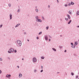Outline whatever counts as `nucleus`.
I'll return each instance as SVG.
<instances>
[{
  "mask_svg": "<svg viewBox=\"0 0 79 79\" xmlns=\"http://www.w3.org/2000/svg\"><path fill=\"white\" fill-rule=\"evenodd\" d=\"M16 45L18 47H21L22 43L21 41L19 40H18L17 41Z\"/></svg>",
  "mask_w": 79,
  "mask_h": 79,
  "instance_id": "obj_1",
  "label": "nucleus"
},
{
  "mask_svg": "<svg viewBox=\"0 0 79 79\" xmlns=\"http://www.w3.org/2000/svg\"><path fill=\"white\" fill-rule=\"evenodd\" d=\"M8 52L9 53H13L14 52V49L12 48H10L9 51H8Z\"/></svg>",
  "mask_w": 79,
  "mask_h": 79,
  "instance_id": "obj_2",
  "label": "nucleus"
},
{
  "mask_svg": "<svg viewBox=\"0 0 79 79\" xmlns=\"http://www.w3.org/2000/svg\"><path fill=\"white\" fill-rule=\"evenodd\" d=\"M32 62H34V63H35L37 61V59L35 57H33L32 59Z\"/></svg>",
  "mask_w": 79,
  "mask_h": 79,
  "instance_id": "obj_3",
  "label": "nucleus"
},
{
  "mask_svg": "<svg viewBox=\"0 0 79 79\" xmlns=\"http://www.w3.org/2000/svg\"><path fill=\"white\" fill-rule=\"evenodd\" d=\"M44 39L45 40H48V36L47 35H45Z\"/></svg>",
  "mask_w": 79,
  "mask_h": 79,
  "instance_id": "obj_4",
  "label": "nucleus"
},
{
  "mask_svg": "<svg viewBox=\"0 0 79 79\" xmlns=\"http://www.w3.org/2000/svg\"><path fill=\"white\" fill-rule=\"evenodd\" d=\"M6 77H7V78H10L11 77V75L10 74H7L6 76Z\"/></svg>",
  "mask_w": 79,
  "mask_h": 79,
  "instance_id": "obj_5",
  "label": "nucleus"
},
{
  "mask_svg": "<svg viewBox=\"0 0 79 79\" xmlns=\"http://www.w3.org/2000/svg\"><path fill=\"white\" fill-rule=\"evenodd\" d=\"M22 76H23V75L21 74V73H19V78H21L22 77Z\"/></svg>",
  "mask_w": 79,
  "mask_h": 79,
  "instance_id": "obj_6",
  "label": "nucleus"
},
{
  "mask_svg": "<svg viewBox=\"0 0 79 79\" xmlns=\"http://www.w3.org/2000/svg\"><path fill=\"white\" fill-rule=\"evenodd\" d=\"M37 22H39L40 23H42V21L41 20V19H39L37 20L36 21Z\"/></svg>",
  "mask_w": 79,
  "mask_h": 79,
  "instance_id": "obj_7",
  "label": "nucleus"
},
{
  "mask_svg": "<svg viewBox=\"0 0 79 79\" xmlns=\"http://www.w3.org/2000/svg\"><path fill=\"white\" fill-rule=\"evenodd\" d=\"M35 18L36 19V21L38 20L39 19V16H35Z\"/></svg>",
  "mask_w": 79,
  "mask_h": 79,
  "instance_id": "obj_8",
  "label": "nucleus"
},
{
  "mask_svg": "<svg viewBox=\"0 0 79 79\" xmlns=\"http://www.w3.org/2000/svg\"><path fill=\"white\" fill-rule=\"evenodd\" d=\"M10 19H12V15L11 14H10Z\"/></svg>",
  "mask_w": 79,
  "mask_h": 79,
  "instance_id": "obj_9",
  "label": "nucleus"
},
{
  "mask_svg": "<svg viewBox=\"0 0 79 79\" xmlns=\"http://www.w3.org/2000/svg\"><path fill=\"white\" fill-rule=\"evenodd\" d=\"M67 16L69 19H70L71 18V16H70V15H67Z\"/></svg>",
  "mask_w": 79,
  "mask_h": 79,
  "instance_id": "obj_10",
  "label": "nucleus"
},
{
  "mask_svg": "<svg viewBox=\"0 0 79 79\" xmlns=\"http://www.w3.org/2000/svg\"><path fill=\"white\" fill-rule=\"evenodd\" d=\"M77 44H78V43H77V41H76L75 42V44H74L75 46H76V45H77Z\"/></svg>",
  "mask_w": 79,
  "mask_h": 79,
  "instance_id": "obj_11",
  "label": "nucleus"
},
{
  "mask_svg": "<svg viewBox=\"0 0 79 79\" xmlns=\"http://www.w3.org/2000/svg\"><path fill=\"white\" fill-rule=\"evenodd\" d=\"M19 25H20V23L17 24L15 26V27L16 28V27H18V26H19Z\"/></svg>",
  "mask_w": 79,
  "mask_h": 79,
  "instance_id": "obj_12",
  "label": "nucleus"
},
{
  "mask_svg": "<svg viewBox=\"0 0 79 79\" xmlns=\"http://www.w3.org/2000/svg\"><path fill=\"white\" fill-rule=\"evenodd\" d=\"M71 21H72V20H70L69 22H68V24H70L71 23Z\"/></svg>",
  "mask_w": 79,
  "mask_h": 79,
  "instance_id": "obj_13",
  "label": "nucleus"
},
{
  "mask_svg": "<svg viewBox=\"0 0 79 79\" xmlns=\"http://www.w3.org/2000/svg\"><path fill=\"white\" fill-rule=\"evenodd\" d=\"M52 49L53 50V51H54V52H56V49L54 48H52Z\"/></svg>",
  "mask_w": 79,
  "mask_h": 79,
  "instance_id": "obj_14",
  "label": "nucleus"
},
{
  "mask_svg": "<svg viewBox=\"0 0 79 79\" xmlns=\"http://www.w3.org/2000/svg\"><path fill=\"white\" fill-rule=\"evenodd\" d=\"M35 10L36 13H38V12H39V10H38V9H35Z\"/></svg>",
  "mask_w": 79,
  "mask_h": 79,
  "instance_id": "obj_15",
  "label": "nucleus"
},
{
  "mask_svg": "<svg viewBox=\"0 0 79 79\" xmlns=\"http://www.w3.org/2000/svg\"><path fill=\"white\" fill-rule=\"evenodd\" d=\"M71 47L73 48H76V47H75V46L73 45H72Z\"/></svg>",
  "mask_w": 79,
  "mask_h": 79,
  "instance_id": "obj_16",
  "label": "nucleus"
},
{
  "mask_svg": "<svg viewBox=\"0 0 79 79\" xmlns=\"http://www.w3.org/2000/svg\"><path fill=\"white\" fill-rule=\"evenodd\" d=\"M77 15H79V10L77 11Z\"/></svg>",
  "mask_w": 79,
  "mask_h": 79,
  "instance_id": "obj_17",
  "label": "nucleus"
},
{
  "mask_svg": "<svg viewBox=\"0 0 79 79\" xmlns=\"http://www.w3.org/2000/svg\"><path fill=\"white\" fill-rule=\"evenodd\" d=\"M44 58H45V57L43 56L41 57V59H42V60H44Z\"/></svg>",
  "mask_w": 79,
  "mask_h": 79,
  "instance_id": "obj_18",
  "label": "nucleus"
},
{
  "mask_svg": "<svg viewBox=\"0 0 79 79\" xmlns=\"http://www.w3.org/2000/svg\"><path fill=\"white\" fill-rule=\"evenodd\" d=\"M71 5H74V3L73 2H71Z\"/></svg>",
  "mask_w": 79,
  "mask_h": 79,
  "instance_id": "obj_19",
  "label": "nucleus"
},
{
  "mask_svg": "<svg viewBox=\"0 0 79 79\" xmlns=\"http://www.w3.org/2000/svg\"><path fill=\"white\" fill-rule=\"evenodd\" d=\"M42 18L43 20H45V18H44V16H42Z\"/></svg>",
  "mask_w": 79,
  "mask_h": 79,
  "instance_id": "obj_20",
  "label": "nucleus"
},
{
  "mask_svg": "<svg viewBox=\"0 0 79 79\" xmlns=\"http://www.w3.org/2000/svg\"><path fill=\"white\" fill-rule=\"evenodd\" d=\"M69 13L70 15H72V13H71V12L70 11H69Z\"/></svg>",
  "mask_w": 79,
  "mask_h": 79,
  "instance_id": "obj_21",
  "label": "nucleus"
},
{
  "mask_svg": "<svg viewBox=\"0 0 79 79\" xmlns=\"http://www.w3.org/2000/svg\"><path fill=\"white\" fill-rule=\"evenodd\" d=\"M49 28V27H48V26L46 28V30H48V28Z\"/></svg>",
  "mask_w": 79,
  "mask_h": 79,
  "instance_id": "obj_22",
  "label": "nucleus"
},
{
  "mask_svg": "<svg viewBox=\"0 0 79 79\" xmlns=\"http://www.w3.org/2000/svg\"><path fill=\"white\" fill-rule=\"evenodd\" d=\"M71 75H72V76H73L74 75V73L72 72L71 73Z\"/></svg>",
  "mask_w": 79,
  "mask_h": 79,
  "instance_id": "obj_23",
  "label": "nucleus"
},
{
  "mask_svg": "<svg viewBox=\"0 0 79 79\" xmlns=\"http://www.w3.org/2000/svg\"><path fill=\"white\" fill-rule=\"evenodd\" d=\"M42 31H41L39 33V35H40V34H42Z\"/></svg>",
  "mask_w": 79,
  "mask_h": 79,
  "instance_id": "obj_24",
  "label": "nucleus"
},
{
  "mask_svg": "<svg viewBox=\"0 0 79 79\" xmlns=\"http://www.w3.org/2000/svg\"><path fill=\"white\" fill-rule=\"evenodd\" d=\"M59 48H60V49H61L63 47H62V46H59Z\"/></svg>",
  "mask_w": 79,
  "mask_h": 79,
  "instance_id": "obj_25",
  "label": "nucleus"
},
{
  "mask_svg": "<svg viewBox=\"0 0 79 79\" xmlns=\"http://www.w3.org/2000/svg\"><path fill=\"white\" fill-rule=\"evenodd\" d=\"M65 19L66 21H68V18H65Z\"/></svg>",
  "mask_w": 79,
  "mask_h": 79,
  "instance_id": "obj_26",
  "label": "nucleus"
},
{
  "mask_svg": "<svg viewBox=\"0 0 79 79\" xmlns=\"http://www.w3.org/2000/svg\"><path fill=\"white\" fill-rule=\"evenodd\" d=\"M8 5H9V7H11V4H8Z\"/></svg>",
  "mask_w": 79,
  "mask_h": 79,
  "instance_id": "obj_27",
  "label": "nucleus"
},
{
  "mask_svg": "<svg viewBox=\"0 0 79 79\" xmlns=\"http://www.w3.org/2000/svg\"><path fill=\"white\" fill-rule=\"evenodd\" d=\"M71 3H69L68 4V6H71Z\"/></svg>",
  "mask_w": 79,
  "mask_h": 79,
  "instance_id": "obj_28",
  "label": "nucleus"
},
{
  "mask_svg": "<svg viewBox=\"0 0 79 79\" xmlns=\"http://www.w3.org/2000/svg\"><path fill=\"white\" fill-rule=\"evenodd\" d=\"M64 6L65 7H67V6H68V5L67 4H65L64 5Z\"/></svg>",
  "mask_w": 79,
  "mask_h": 79,
  "instance_id": "obj_29",
  "label": "nucleus"
},
{
  "mask_svg": "<svg viewBox=\"0 0 79 79\" xmlns=\"http://www.w3.org/2000/svg\"><path fill=\"white\" fill-rule=\"evenodd\" d=\"M19 11H20V10L19 9H18V11H17L18 13H19Z\"/></svg>",
  "mask_w": 79,
  "mask_h": 79,
  "instance_id": "obj_30",
  "label": "nucleus"
},
{
  "mask_svg": "<svg viewBox=\"0 0 79 79\" xmlns=\"http://www.w3.org/2000/svg\"><path fill=\"white\" fill-rule=\"evenodd\" d=\"M73 55H74V56H76V57L77 56V55H76L75 54H73Z\"/></svg>",
  "mask_w": 79,
  "mask_h": 79,
  "instance_id": "obj_31",
  "label": "nucleus"
},
{
  "mask_svg": "<svg viewBox=\"0 0 79 79\" xmlns=\"http://www.w3.org/2000/svg\"><path fill=\"white\" fill-rule=\"evenodd\" d=\"M14 53H16L17 52V51L16 50H15L14 51Z\"/></svg>",
  "mask_w": 79,
  "mask_h": 79,
  "instance_id": "obj_32",
  "label": "nucleus"
},
{
  "mask_svg": "<svg viewBox=\"0 0 79 79\" xmlns=\"http://www.w3.org/2000/svg\"><path fill=\"white\" fill-rule=\"evenodd\" d=\"M78 75H77L76 76V79H78Z\"/></svg>",
  "mask_w": 79,
  "mask_h": 79,
  "instance_id": "obj_33",
  "label": "nucleus"
},
{
  "mask_svg": "<svg viewBox=\"0 0 79 79\" xmlns=\"http://www.w3.org/2000/svg\"><path fill=\"white\" fill-rule=\"evenodd\" d=\"M36 71H37V70H36V69H35L34 70V72L35 73H36Z\"/></svg>",
  "mask_w": 79,
  "mask_h": 79,
  "instance_id": "obj_34",
  "label": "nucleus"
},
{
  "mask_svg": "<svg viewBox=\"0 0 79 79\" xmlns=\"http://www.w3.org/2000/svg\"><path fill=\"white\" fill-rule=\"evenodd\" d=\"M50 8V5H48V8Z\"/></svg>",
  "mask_w": 79,
  "mask_h": 79,
  "instance_id": "obj_35",
  "label": "nucleus"
},
{
  "mask_svg": "<svg viewBox=\"0 0 79 79\" xmlns=\"http://www.w3.org/2000/svg\"><path fill=\"white\" fill-rule=\"evenodd\" d=\"M0 61H2V58H0Z\"/></svg>",
  "mask_w": 79,
  "mask_h": 79,
  "instance_id": "obj_36",
  "label": "nucleus"
},
{
  "mask_svg": "<svg viewBox=\"0 0 79 79\" xmlns=\"http://www.w3.org/2000/svg\"><path fill=\"white\" fill-rule=\"evenodd\" d=\"M2 26H3V25H0V28H2Z\"/></svg>",
  "mask_w": 79,
  "mask_h": 79,
  "instance_id": "obj_37",
  "label": "nucleus"
},
{
  "mask_svg": "<svg viewBox=\"0 0 79 79\" xmlns=\"http://www.w3.org/2000/svg\"><path fill=\"white\" fill-rule=\"evenodd\" d=\"M40 73H42V72H43V69H42L40 71Z\"/></svg>",
  "mask_w": 79,
  "mask_h": 79,
  "instance_id": "obj_38",
  "label": "nucleus"
},
{
  "mask_svg": "<svg viewBox=\"0 0 79 79\" xmlns=\"http://www.w3.org/2000/svg\"><path fill=\"white\" fill-rule=\"evenodd\" d=\"M49 37L51 39L52 38V37L50 35H49Z\"/></svg>",
  "mask_w": 79,
  "mask_h": 79,
  "instance_id": "obj_39",
  "label": "nucleus"
},
{
  "mask_svg": "<svg viewBox=\"0 0 79 79\" xmlns=\"http://www.w3.org/2000/svg\"><path fill=\"white\" fill-rule=\"evenodd\" d=\"M41 69H43V66H41Z\"/></svg>",
  "mask_w": 79,
  "mask_h": 79,
  "instance_id": "obj_40",
  "label": "nucleus"
},
{
  "mask_svg": "<svg viewBox=\"0 0 79 79\" xmlns=\"http://www.w3.org/2000/svg\"><path fill=\"white\" fill-rule=\"evenodd\" d=\"M39 39V37H36V39H37V40H38Z\"/></svg>",
  "mask_w": 79,
  "mask_h": 79,
  "instance_id": "obj_41",
  "label": "nucleus"
},
{
  "mask_svg": "<svg viewBox=\"0 0 79 79\" xmlns=\"http://www.w3.org/2000/svg\"><path fill=\"white\" fill-rule=\"evenodd\" d=\"M71 44L72 45H73V43H71Z\"/></svg>",
  "mask_w": 79,
  "mask_h": 79,
  "instance_id": "obj_42",
  "label": "nucleus"
},
{
  "mask_svg": "<svg viewBox=\"0 0 79 79\" xmlns=\"http://www.w3.org/2000/svg\"><path fill=\"white\" fill-rule=\"evenodd\" d=\"M1 73H2V70H0V74H1Z\"/></svg>",
  "mask_w": 79,
  "mask_h": 79,
  "instance_id": "obj_43",
  "label": "nucleus"
},
{
  "mask_svg": "<svg viewBox=\"0 0 79 79\" xmlns=\"http://www.w3.org/2000/svg\"><path fill=\"white\" fill-rule=\"evenodd\" d=\"M35 8H36V9H37V6H35Z\"/></svg>",
  "mask_w": 79,
  "mask_h": 79,
  "instance_id": "obj_44",
  "label": "nucleus"
},
{
  "mask_svg": "<svg viewBox=\"0 0 79 79\" xmlns=\"http://www.w3.org/2000/svg\"><path fill=\"white\" fill-rule=\"evenodd\" d=\"M17 67L18 68H19V66H17Z\"/></svg>",
  "mask_w": 79,
  "mask_h": 79,
  "instance_id": "obj_45",
  "label": "nucleus"
},
{
  "mask_svg": "<svg viewBox=\"0 0 79 79\" xmlns=\"http://www.w3.org/2000/svg\"><path fill=\"white\" fill-rule=\"evenodd\" d=\"M57 3H59V1H58V0H57Z\"/></svg>",
  "mask_w": 79,
  "mask_h": 79,
  "instance_id": "obj_46",
  "label": "nucleus"
},
{
  "mask_svg": "<svg viewBox=\"0 0 79 79\" xmlns=\"http://www.w3.org/2000/svg\"><path fill=\"white\" fill-rule=\"evenodd\" d=\"M8 59L9 60H10V57H8Z\"/></svg>",
  "mask_w": 79,
  "mask_h": 79,
  "instance_id": "obj_47",
  "label": "nucleus"
},
{
  "mask_svg": "<svg viewBox=\"0 0 79 79\" xmlns=\"http://www.w3.org/2000/svg\"><path fill=\"white\" fill-rule=\"evenodd\" d=\"M65 75H66V76H67V73H65Z\"/></svg>",
  "mask_w": 79,
  "mask_h": 79,
  "instance_id": "obj_48",
  "label": "nucleus"
},
{
  "mask_svg": "<svg viewBox=\"0 0 79 79\" xmlns=\"http://www.w3.org/2000/svg\"><path fill=\"white\" fill-rule=\"evenodd\" d=\"M24 34H26V32H24Z\"/></svg>",
  "mask_w": 79,
  "mask_h": 79,
  "instance_id": "obj_49",
  "label": "nucleus"
},
{
  "mask_svg": "<svg viewBox=\"0 0 79 79\" xmlns=\"http://www.w3.org/2000/svg\"><path fill=\"white\" fill-rule=\"evenodd\" d=\"M64 52H66V50H65V51H64Z\"/></svg>",
  "mask_w": 79,
  "mask_h": 79,
  "instance_id": "obj_50",
  "label": "nucleus"
},
{
  "mask_svg": "<svg viewBox=\"0 0 79 79\" xmlns=\"http://www.w3.org/2000/svg\"><path fill=\"white\" fill-rule=\"evenodd\" d=\"M50 40H51L50 39H49V42H50Z\"/></svg>",
  "mask_w": 79,
  "mask_h": 79,
  "instance_id": "obj_51",
  "label": "nucleus"
},
{
  "mask_svg": "<svg viewBox=\"0 0 79 79\" xmlns=\"http://www.w3.org/2000/svg\"><path fill=\"white\" fill-rule=\"evenodd\" d=\"M77 27L79 28V26H77Z\"/></svg>",
  "mask_w": 79,
  "mask_h": 79,
  "instance_id": "obj_52",
  "label": "nucleus"
},
{
  "mask_svg": "<svg viewBox=\"0 0 79 79\" xmlns=\"http://www.w3.org/2000/svg\"><path fill=\"white\" fill-rule=\"evenodd\" d=\"M57 74H59V73H60V72H57Z\"/></svg>",
  "mask_w": 79,
  "mask_h": 79,
  "instance_id": "obj_53",
  "label": "nucleus"
},
{
  "mask_svg": "<svg viewBox=\"0 0 79 79\" xmlns=\"http://www.w3.org/2000/svg\"><path fill=\"white\" fill-rule=\"evenodd\" d=\"M27 41H28V42H29V40H27Z\"/></svg>",
  "mask_w": 79,
  "mask_h": 79,
  "instance_id": "obj_54",
  "label": "nucleus"
},
{
  "mask_svg": "<svg viewBox=\"0 0 79 79\" xmlns=\"http://www.w3.org/2000/svg\"><path fill=\"white\" fill-rule=\"evenodd\" d=\"M22 60H24V58H22Z\"/></svg>",
  "mask_w": 79,
  "mask_h": 79,
  "instance_id": "obj_55",
  "label": "nucleus"
},
{
  "mask_svg": "<svg viewBox=\"0 0 79 79\" xmlns=\"http://www.w3.org/2000/svg\"><path fill=\"white\" fill-rule=\"evenodd\" d=\"M78 74H79V71L78 72Z\"/></svg>",
  "mask_w": 79,
  "mask_h": 79,
  "instance_id": "obj_56",
  "label": "nucleus"
},
{
  "mask_svg": "<svg viewBox=\"0 0 79 79\" xmlns=\"http://www.w3.org/2000/svg\"><path fill=\"white\" fill-rule=\"evenodd\" d=\"M60 37H62V35H60Z\"/></svg>",
  "mask_w": 79,
  "mask_h": 79,
  "instance_id": "obj_57",
  "label": "nucleus"
},
{
  "mask_svg": "<svg viewBox=\"0 0 79 79\" xmlns=\"http://www.w3.org/2000/svg\"><path fill=\"white\" fill-rule=\"evenodd\" d=\"M33 0V1H35L36 0Z\"/></svg>",
  "mask_w": 79,
  "mask_h": 79,
  "instance_id": "obj_58",
  "label": "nucleus"
},
{
  "mask_svg": "<svg viewBox=\"0 0 79 79\" xmlns=\"http://www.w3.org/2000/svg\"><path fill=\"white\" fill-rule=\"evenodd\" d=\"M78 79H79V78H78Z\"/></svg>",
  "mask_w": 79,
  "mask_h": 79,
  "instance_id": "obj_59",
  "label": "nucleus"
},
{
  "mask_svg": "<svg viewBox=\"0 0 79 79\" xmlns=\"http://www.w3.org/2000/svg\"><path fill=\"white\" fill-rule=\"evenodd\" d=\"M17 0V1H18V0Z\"/></svg>",
  "mask_w": 79,
  "mask_h": 79,
  "instance_id": "obj_60",
  "label": "nucleus"
}]
</instances>
